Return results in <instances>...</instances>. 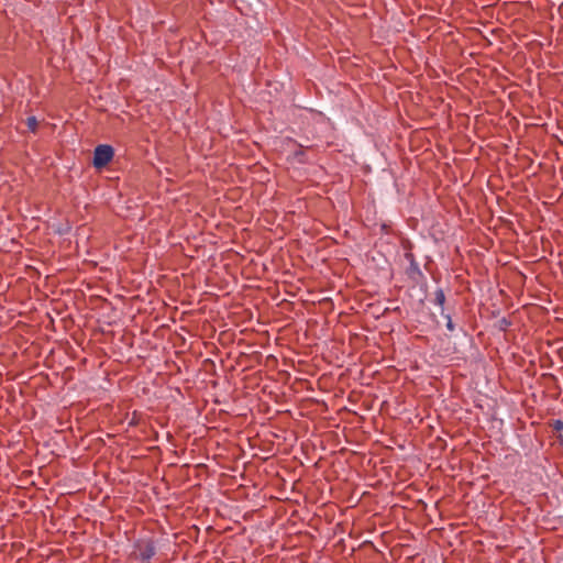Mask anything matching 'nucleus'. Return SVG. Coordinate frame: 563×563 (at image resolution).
<instances>
[{
    "label": "nucleus",
    "instance_id": "nucleus-1",
    "mask_svg": "<svg viewBox=\"0 0 563 563\" xmlns=\"http://www.w3.org/2000/svg\"><path fill=\"white\" fill-rule=\"evenodd\" d=\"M113 157V148L110 145H98L93 153V166L102 168L107 166Z\"/></svg>",
    "mask_w": 563,
    "mask_h": 563
},
{
    "label": "nucleus",
    "instance_id": "nucleus-2",
    "mask_svg": "<svg viewBox=\"0 0 563 563\" xmlns=\"http://www.w3.org/2000/svg\"><path fill=\"white\" fill-rule=\"evenodd\" d=\"M444 301H445V296H444V292L442 289H438L435 292H434V302L442 307L444 305Z\"/></svg>",
    "mask_w": 563,
    "mask_h": 563
},
{
    "label": "nucleus",
    "instance_id": "nucleus-3",
    "mask_svg": "<svg viewBox=\"0 0 563 563\" xmlns=\"http://www.w3.org/2000/svg\"><path fill=\"white\" fill-rule=\"evenodd\" d=\"M26 124L30 130L34 131L37 126V120L35 117L27 118Z\"/></svg>",
    "mask_w": 563,
    "mask_h": 563
},
{
    "label": "nucleus",
    "instance_id": "nucleus-4",
    "mask_svg": "<svg viewBox=\"0 0 563 563\" xmlns=\"http://www.w3.org/2000/svg\"><path fill=\"white\" fill-rule=\"evenodd\" d=\"M446 319H448V322H446V328L450 330V331H453L454 330V324L451 320V317L450 316H446Z\"/></svg>",
    "mask_w": 563,
    "mask_h": 563
},
{
    "label": "nucleus",
    "instance_id": "nucleus-5",
    "mask_svg": "<svg viewBox=\"0 0 563 563\" xmlns=\"http://www.w3.org/2000/svg\"><path fill=\"white\" fill-rule=\"evenodd\" d=\"M554 427L556 430H561L563 428V422L561 420H556Z\"/></svg>",
    "mask_w": 563,
    "mask_h": 563
},
{
    "label": "nucleus",
    "instance_id": "nucleus-6",
    "mask_svg": "<svg viewBox=\"0 0 563 563\" xmlns=\"http://www.w3.org/2000/svg\"><path fill=\"white\" fill-rule=\"evenodd\" d=\"M153 555V551H146V558H151Z\"/></svg>",
    "mask_w": 563,
    "mask_h": 563
},
{
    "label": "nucleus",
    "instance_id": "nucleus-7",
    "mask_svg": "<svg viewBox=\"0 0 563 563\" xmlns=\"http://www.w3.org/2000/svg\"><path fill=\"white\" fill-rule=\"evenodd\" d=\"M153 555V551H146V558H151Z\"/></svg>",
    "mask_w": 563,
    "mask_h": 563
}]
</instances>
